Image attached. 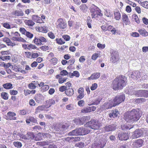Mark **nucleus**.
<instances>
[{"instance_id":"obj_48","label":"nucleus","mask_w":148,"mask_h":148,"mask_svg":"<svg viewBox=\"0 0 148 148\" xmlns=\"http://www.w3.org/2000/svg\"><path fill=\"white\" fill-rule=\"evenodd\" d=\"M141 5L144 8L148 9V2L146 1L143 2L140 1Z\"/></svg>"},{"instance_id":"obj_13","label":"nucleus","mask_w":148,"mask_h":148,"mask_svg":"<svg viewBox=\"0 0 148 148\" xmlns=\"http://www.w3.org/2000/svg\"><path fill=\"white\" fill-rule=\"evenodd\" d=\"M142 73H140L138 71H134L131 75V77L134 80H137L138 78H140Z\"/></svg>"},{"instance_id":"obj_51","label":"nucleus","mask_w":148,"mask_h":148,"mask_svg":"<svg viewBox=\"0 0 148 148\" xmlns=\"http://www.w3.org/2000/svg\"><path fill=\"white\" fill-rule=\"evenodd\" d=\"M99 54L97 53H95L93 54L91 58L93 60H95L99 57Z\"/></svg>"},{"instance_id":"obj_20","label":"nucleus","mask_w":148,"mask_h":148,"mask_svg":"<svg viewBox=\"0 0 148 148\" xmlns=\"http://www.w3.org/2000/svg\"><path fill=\"white\" fill-rule=\"evenodd\" d=\"M144 90H139L134 91L133 94L138 97L144 96Z\"/></svg>"},{"instance_id":"obj_5","label":"nucleus","mask_w":148,"mask_h":148,"mask_svg":"<svg viewBox=\"0 0 148 148\" xmlns=\"http://www.w3.org/2000/svg\"><path fill=\"white\" fill-rule=\"evenodd\" d=\"M11 34V35L13 36L12 38V40L15 41L22 42H26L25 40L20 37V34L17 32H16L14 33L12 32Z\"/></svg>"},{"instance_id":"obj_7","label":"nucleus","mask_w":148,"mask_h":148,"mask_svg":"<svg viewBox=\"0 0 148 148\" xmlns=\"http://www.w3.org/2000/svg\"><path fill=\"white\" fill-rule=\"evenodd\" d=\"M110 61L113 63H116L119 60V57L118 53L116 51L113 50L111 54Z\"/></svg>"},{"instance_id":"obj_43","label":"nucleus","mask_w":148,"mask_h":148,"mask_svg":"<svg viewBox=\"0 0 148 148\" xmlns=\"http://www.w3.org/2000/svg\"><path fill=\"white\" fill-rule=\"evenodd\" d=\"M114 16L115 19L116 20H119L120 19L121 16L119 12H114Z\"/></svg>"},{"instance_id":"obj_28","label":"nucleus","mask_w":148,"mask_h":148,"mask_svg":"<svg viewBox=\"0 0 148 148\" xmlns=\"http://www.w3.org/2000/svg\"><path fill=\"white\" fill-rule=\"evenodd\" d=\"M65 92L68 96H71L74 93L73 90L72 88H68L65 91Z\"/></svg>"},{"instance_id":"obj_61","label":"nucleus","mask_w":148,"mask_h":148,"mask_svg":"<svg viewBox=\"0 0 148 148\" xmlns=\"http://www.w3.org/2000/svg\"><path fill=\"white\" fill-rule=\"evenodd\" d=\"M25 35H26L27 37L30 38H32L33 36V35L32 34L27 31Z\"/></svg>"},{"instance_id":"obj_63","label":"nucleus","mask_w":148,"mask_h":148,"mask_svg":"<svg viewBox=\"0 0 148 148\" xmlns=\"http://www.w3.org/2000/svg\"><path fill=\"white\" fill-rule=\"evenodd\" d=\"M131 35L134 37H139L140 36L139 34L137 32H132L131 34Z\"/></svg>"},{"instance_id":"obj_2","label":"nucleus","mask_w":148,"mask_h":148,"mask_svg":"<svg viewBox=\"0 0 148 148\" xmlns=\"http://www.w3.org/2000/svg\"><path fill=\"white\" fill-rule=\"evenodd\" d=\"M127 78L124 76L121 75L116 78L113 81L112 87L114 90L121 89L126 85Z\"/></svg>"},{"instance_id":"obj_8","label":"nucleus","mask_w":148,"mask_h":148,"mask_svg":"<svg viewBox=\"0 0 148 148\" xmlns=\"http://www.w3.org/2000/svg\"><path fill=\"white\" fill-rule=\"evenodd\" d=\"M91 124L90 125L87 127H89L90 132L91 129L94 130L99 129L101 125V124L99 122L94 121H92Z\"/></svg>"},{"instance_id":"obj_9","label":"nucleus","mask_w":148,"mask_h":148,"mask_svg":"<svg viewBox=\"0 0 148 148\" xmlns=\"http://www.w3.org/2000/svg\"><path fill=\"white\" fill-rule=\"evenodd\" d=\"M79 135H84L88 134L90 132L89 127H86L85 128L83 127L77 128Z\"/></svg>"},{"instance_id":"obj_10","label":"nucleus","mask_w":148,"mask_h":148,"mask_svg":"<svg viewBox=\"0 0 148 148\" xmlns=\"http://www.w3.org/2000/svg\"><path fill=\"white\" fill-rule=\"evenodd\" d=\"M16 115V114L15 113L9 111L5 115V118L7 120H16V118L15 116Z\"/></svg>"},{"instance_id":"obj_58","label":"nucleus","mask_w":148,"mask_h":148,"mask_svg":"<svg viewBox=\"0 0 148 148\" xmlns=\"http://www.w3.org/2000/svg\"><path fill=\"white\" fill-rule=\"evenodd\" d=\"M25 54L26 57L28 58H32V53L31 52H25Z\"/></svg>"},{"instance_id":"obj_14","label":"nucleus","mask_w":148,"mask_h":148,"mask_svg":"<svg viewBox=\"0 0 148 148\" xmlns=\"http://www.w3.org/2000/svg\"><path fill=\"white\" fill-rule=\"evenodd\" d=\"M96 109V108L94 106H88L82 109L81 110V112L83 113H87L91 111H94Z\"/></svg>"},{"instance_id":"obj_3","label":"nucleus","mask_w":148,"mask_h":148,"mask_svg":"<svg viewBox=\"0 0 148 148\" xmlns=\"http://www.w3.org/2000/svg\"><path fill=\"white\" fill-rule=\"evenodd\" d=\"M106 137L104 135L96 137L94 139V143L92 144V148H103L106 144Z\"/></svg>"},{"instance_id":"obj_60","label":"nucleus","mask_w":148,"mask_h":148,"mask_svg":"<svg viewBox=\"0 0 148 148\" xmlns=\"http://www.w3.org/2000/svg\"><path fill=\"white\" fill-rule=\"evenodd\" d=\"M2 64V65L3 66L5 69L8 68L11 66V64L10 63L5 64L4 62H3Z\"/></svg>"},{"instance_id":"obj_49","label":"nucleus","mask_w":148,"mask_h":148,"mask_svg":"<svg viewBox=\"0 0 148 148\" xmlns=\"http://www.w3.org/2000/svg\"><path fill=\"white\" fill-rule=\"evenodd\" d=\"M132 17L133 19H134V21L137 23H139L140 21L137 15L136 14H133L132 16Z\"/></svg>"},{"instance_id":"obj_31","label":"nucleus","mask_w":148,"mask_h":148,"mask_svg":"<svg viewBox=\"0 0 148 148\" xmlns=\"http://www.w3.org/2000/svg\"><path fill=\"white\" fill-rule=\"evenodd\" d=\"M27 140H31L33 139L34 137V135L33 132H28L26 134Z\"/></svg>"},{"instance_id":"obj_4","label":"nucleus","mask_w":148,"mask_h":148,"mask_svg":"<svg viewBox=\"0 0 148 148\" xmlns=\"http://www.w3.org/2000/svg\"><path fill=\"white\" fill-rule=\"evenodd\" d=\"M91 13L92 18H95L97 17L98 15L101 16L102 14L100 12L99 9L97 7L94 5L92 7L91 10Z\"/></svg>"},{"instance_id":"obj_38","label":"nucleus","mask_w":148,"mask_h":148,"mask_svg":"<svg viewBox=\"0 0 148 148\" xmlns=\"http://www.w3.org/2000/svg\"><path fill=\"white\" fill-rule=\"evenodd\" d=\"M79 9L84 12H86L87 9V7L85 4H82L79 6Z\"/></svg>"},{"instance_id":"obj_1","label":"nucleus","mask_w":148,"mask_h":148,"mask_svg":"<svg viewBox=\"0 0 148 148\" xmlns=\"http://www.w3.org/2000/svg\"><path fill=\"white\" fill-rule=\"evenodd\" d=\"M140 114L138 109H133L131 111L125 112L124 115L125 119L126 121L125 125H121L123 130H127L132 128L133 126L131 124L138 121L140 118Z\"/></svg>"},{"instance_id":"obj_11","label":"nucleus","mask_w":148,"mask_h":148,"mask_svg":"<svg viewBox=\"0 0 148 148\" xmlns=\"http://www.w3.org/2000/svg\"><path fill=\"white\" fill-rule=\"evenodd\" d=\"M143 131L144 128L136 130L134 132L133 134L132 135L133 138H136L143 135Z\"/></svg>"},{"instance_id":"obj_41","label":"nucleus","mask_w":148,"mask_h":148,"mask_svg":"<svg viewBox=\"0 0 148 148\" xmlns=\"http://www.w3.org/2000/svg\"><path fill=\"white\" fill-rule=\"evenodd\" d=\"M34 41V43L37 45H42V43L41 42L39 38H37L35 37Z\"/></svg>"},{"instance_id":"obj_42","label":"nucleus","mask_w":148,"mask_h":148,"mask_svg":"<svg viewBox=\"0 0 148 148\" xmlns=\"http://www.w3.org/2000/svg\"><path fill=\"white\" fill-rule=\"evenodd\" d=\"M13 144L16 147L18 148L21 147L22 145V143L19 141H14L13 143Z\"/></svg>"},{"instance_id":"obj_12","label":"nucleus","mask_w":148,"mask_h":148,"mask_svg":"<svg viewBox=\"0 0 148 148\" xmlns=\"http://www.w3.org/2000/svg\"><path fill=\"white\" fill-rule=\"evenodd\" d=\"M57 23H58L57 25L58 27L61 29H64L67 26L66 23L62 19H59L57 21Z\"/></svg>"},{"instance_id":"obj_45","label":"nucleus","mask_w":148,"mask_h":148,"mask_svg":"<svg viewBox=\"0 0 148 148\" xmlns=\"http://www.w3.org/2000/svg\"><path fill=\"white\" fill-rule=\"evenodd\" d=\"M0 58L2 60L5 61V60H10L11 59V57L9 56H1Z\"/></svg>"},{"instance_id":"obj_30","label":"nucleus","mask_w":148,"mask_h":148,"mask_svg":"<svg viewBox=\"0 0 148 148\" xmlns=\"http://www.w3.org/2000/svg\"><path fill=\"white\" fill-rule=\"evenodd\" d=\"M138 31L143 36H146L148 35V32L144 29H138Z\"/></svg>"},{"instance_id":"obj_52","label":"nucleus","mask_w":148,"mask_h":148,"mask_svg":"<svg viewBox=\"0 0 148 148\" xmlns=\"http://www.w3.org/2000/svg\"><path fill=\"white\" fill-rule=\"evenodd\" d=\"M49 88V86L48 85H43L41 87V90H43V91H45L47 90Z\"/></svg>"},{"instance_id":"obj_39","label":"nucleus","mask_w":148,"mask_h":148,"mask_svg":"<svg viewBox=\"0 0 148 148\" xmlns=\"http://www.w3.org/2000/svg\"><path fill=\"white\" fill-rule=\"evenodd\" d=\"M74 123L76 125H82L83 123L81 121V119L78 118H76L73 120Z\"/></svg>"},{"instance_id":"obj_23","label":"nucleus","mask_w":148,"mask_h":148,"mask_svg":"<svg viewBox=\"0 0 148 148\" xmlns=\"http://www.w3.org/2000/svg\"><path fill=\"white\" fill-rule=\"evenodd\" d=\"M46 105L45 106L46 108L50 107L52 105L55 103V101L52 99H49L46 101Z\"/></svg>"},{"instance_id":"obj_47","label":"nucleus","mask_w":148,"mask_h":148,"mask_svg":"<svg viewBox=\"0 0 148 148\" xmlns=\"http://www.w3.org/2000/svg\"><path fill=\"white\" fill-rule=\"evenodd\" d=\"M102 99V98L101 97H99L93 103V104L97 105L99 104L101 100Z\"/></svg>"},{"instance_id":"obj_40","label":"nucleus","mask_w":148,"mask_h":148,"mask_svg":"<svg viewBox=\"0 0 148 148\" xmlns=\"http://www.w3.org/2000/svg\"><path fill=\"white\" fill-rule=\"evenodd\" d=\"M90 116H84L81 118V120L83 124L85 122H87L90 119Z\"/></svg>"},{"instance_id":"obj_36","label":"nucleus","mask_w":148,"mask_h":148,"mask_svg":"<svg viewBox=\"0 0 148 148\" xmlns=\"http://www.w3.org/2000/svg\"><path fill=\"white\" fill-rule=\"evenodd\" d=\"M68 135L69 136H75L79 135L77 128L69 132L68 134Z\"/></svg>"},{"instance_id":"obj_34","label":"nucleus","mask_w":148,"mask_h":148,"mask_svg":"<svg viewBox=\"0 0 148 148\" xmlns=\"http://www.w3.org/2000/svg\"><path fill=\"white\" fill-rule=\"evenodd\" d=\"M46 108L45 106H40L38 107L36 109L35 113L37 114L40 112L41 111L43 110Z\"/></svg>"},{"instance_id":"obj_24","label":"nucleus","mask_w":148,"mask_h":148,"mask_svg":"<svg viewBox=\"0 0 148 148\" xmlns=\"http://www.w3.org/2000/svg\"><path fill=\"white\" fill-rule=\"evenodd\" d=\"M32 19L37 23H42L43 22V21L41 19L40 17L36 15H33Z\"/></svg>"},{"instance_id":"obj_50","label":"nucleus","mask_w":148,"mask_h":148,"mask_svg":"<svg viewBox=\"0 0 148 148\" xmlns=\"http://www.w3.org/2000/svg\"><path fill=\"white\" fill-rule=\"evenodd\" d=\"M97 47L100 49H103L105 47V44H102L100 43H98L97 45Z\"/></svg>"},{"instance_id":"obj_18","label":"nucleus","mask_w":148,"mask_h":148,"mask_svg":"<svg viewBox=\"0 0 148 148\" xmlns=\"http://www.w3.org/2000/svg\"><path fill=\"white\" fill-rule=\"evenodd\" d=\"M118 137L120 140H127L129 138L128 133H120L118 134Z\"/></svg>"},{"instance_id":"obj_29","label":"nucleus","mask_w":148,"mask_h":148,"mask_svg":"<svg viewBox=\"0 0 148 148\" xmlns=\"http://www.w3.org/2000/svg\"><path fill=\"white\" fill-rule=\"evenodd\" d=\"M3 87L6 89H9L13 88L12 85L10 83H7L3 85Z\"/></svg>"},{"instance_id":"obj_19","label":"nucleus","mask_w":148,"mask_h":148,"mask_svg":"<svg viewBox=\"0 0 148 148\" xmlns=\"http://www.w3.org/2000/svg\"><path fill=\"white\" fill-rule=\"evenodd\" d=\"M122 18L123 21L125 25H129L130 24V22L129 20L128 16L126 14H124L122 15Z\"/></svg>"},{"instance_id":"obj_64","label":"nucleus","mask_w":148,"mask_h":148,"mask_svg":"<svg viewBox=\"0 0 148 148\" xmlns=\"http://www.w3.org/2000/svg\"><path fill=\"white\" fill-rule=\"evenodd\" d=\"M62 38L66 41L69 40L70 39V36L67 35H65L63 36Z\"/></svg>"},{"instance_id":"obj_46","label":"nucleus","mask_w":148,"mask_h":148,"mask_svg":"<svg viewBox=\"0 0 148 148\" xmlns=\"http://www.w3.org/2000/svg\"><path fill=\"white\" fill-rule=\"evenodd\" d=\"M31 49L38 50V49H37V47L35 45H33L32 44H30L29 45H28L27 49L29 50H30Z\"/></svg>"},{"instance_id":"obj_33","label":"nucleus","mask_w":148,"mask_h":148,"mask_svg":"<svg viewBox=\"0 0 148 148\" xmlns=\"http://www.w3.org/2000/svg\"><path fill=\"white\" fill-rule=\"evenodd\" d=\"M38 29L39 32L43 33H47L48 31V28L44 26L39 27Z\"/></svg>"},{"instance_id":"obj_44","label":"nucleus","mask_w":148,"mask_h":148,"mask_svg":"<svg viewBox=\"0 0 148 148\" xmlns=\"http://www.w3.org/2000/svg\"><path fill=\"white\" fill-rule=\"evenodd\" d=\"M148 79V76L146 74H145L142 73V75H141L140 77V81H143L147 80Z\"/></svg>"},{"instance_id":"obj_55","label":"nucleus","mask_w":148,"mask_h":148,"mask_svg":"<svg viewBox=\"0 0 148 148\" xmlns=\"http://www.w3.org/2000/svg\"><path fill=\"white\" fill-rule=\"evenodd\" d=\"M57 59L56 58H53L50 60V62L51 63L53 64V65L56 64L57 63Z\"/></svg>"},{"instance_id":"obj_35","label":"nucleus","mask_w":148,"mask_h":148,"mask_svg":"<svg viewBox=\"0 0 148 148\" xmlns=\"http://www.w3.org/2000/svg\"><path fill=\"white\" fill-rule=\"evenodd\" d=\"M1 97L3 99L7 100L8 99L9 95L8 93L6 92H3L1 93Z\"/></svg>"},{"instance_id":"obj_22","label":"nucleus","mask_w":148,"mask_h":148,"mask_svg":"<svg viewBox=\"0 0 148 148\" xmlns=\"http://www.w3.org/2000/svg\"><path fill=\"white\" fill-rule=\"evenodd\" d=\"M78 92L79 95L78 96L77 98L80 99L83 98L84 96L83 88L82 87L80 88L78 90Z\"/></svg>"},{"instance_id":"obj_16","label":"nucleus","mask_w":148,"mask_h":148,"mask_svg":"<svg viewBox=\"0 0 148 148\" xmlns=\"http://www.w3.org/2000/svg\"><path fill=\"white\" fill-rule=\"evenodd\" d=\"M144 141L142 139H138L135 140L132 144V145L135 148H138L142 146Z\"/></svg>"},{"instance_id":"obj_62","label":"nucleus","mask_w":148,"mask_h":148,"mask_svg":"<svg viewBox=\"0 0 148 148\" xmlns=\"http://www.w3.org/2000/svg\"><path fill=\"white\" fill-rule=\"evenodd\" d=\"M68 74V72L65 70H63L61 71L60 73V74L63 76L67 75Z\"/></svg>"},{"instance_id":"obj_57","label":"nucleus","mask_w":148,"mask_h":148,"mask_svg":"<svg viewBox=\"0 0 148 148\" xmlns=\"http://www.w3.org/2000/svg\"><path fill=\"white\" fill-rule=\"evenodd\" d=\"M17 135H18L19 136L20 138H21L22 139L26 140H27V137H26V135H24L22 133H18Z\"/></svg>"},{"instance_id":"obj_15","label":"nucleus","mask_w":148,"mask_h":148,"mask_svg":"<svg viewBox=\"0 0 148 148\" xmlns=\"http://www.w3.org/2000/svg\"><path fill=\"white\" fill-rule=\"evenodd\" d=\"M116 126V125L114 124L106 125L103 128V130H105L104 132L114 131L115 129Z\"/></svg>"},{"instance_id":"obj_27","label":"nucleus","mask_w":148,"mask_h":148,"mask_svg":"<svg viewBox=\"0 0 148 148\" xmlns=\"http://www.w3.org/2000/svg\"><path fill=\"white\" fill-rule=\"evenodd\" d=\"M13 14L16 16H22L24 14L23 12L21 10H16L14 11Z\"/></svg>"},{"instance_id":"obj_37","label":"nucleus","mask_w":148,"mask_h":148,"mask_svg":"<svg viewBox=\"0 0 148 148\" xmlns=\"http://www.w3.org/2000/svg\"><path fill=\"white\" fill-rule=\"evenodd\" d=\"M43 98V96L40 94L37 95L35 97V100L38 102H40Z\"/></svg>"},{"instance_id":"obj_6","label":"nucleus","mask_w":148,"mask_h":148,"mask_svg":"<svg viewBox=\"0 0 148 148\" xmlns=\"http://www.w3.org/2000/svg\"><path fill=\"white\" fill-rule=\"evenodd\" d=\"M125 99L124 95L122 94L121 95L116 96L112 101L113 102L114 106H115L124 101Z\"/></svg>"},{"instance_id":"obj_59","label":"nucleus","mask_w":148,"mask_h":148,"mask_svg":"<svg viewBox=\"0 0 148 148\" xmlns=\"http://www.w3.org/2000/svg\"><path fill=\"white\" fill-rule=\"evenodd\" d=\"M40 49L43 51H46L49 49V47L48 46H43L40 47Z\"/></svg>"},{"instance_id":"obj_56","label":"nucleus","mask_w":148,"mask_h":148,"mask_svg":"<svg viewBox=\"0 0 148 148\" xmlns=\"http://www.w3.org/2000/svg\"><path fill=\"white\" fill-rule=\"evenodd\" d=\"M85 102L84 100H81L78 101V104L80 107H82L84 106Z\"/></svg>"},{"instance_id":"obj_26","label":"nucleus","mask_w":148,"mask_h":148,"mask_svg":"<svg viewBox=\"0 0 148 148\" xmlns=\"http://www.w3.org/2000/svg\"><path fill=\"white\" fill-rule=\"evenodd\" d=\"M3 41L6 43L8 45L11 46H13V44L11 40L8 37L3 38Z\"/></svg>"},{"instance_id":"obj_54","label":"nucleus","mask_w":148,"mask_h":148,"mask_svg":"<svg viewBox=\"0 0 148 148\" xmlns=\"http://www.w3.org/2000/svg\"><path fill=\"white\" fill-rule=\"evenodd\" d=\"M98 86L97 84V83H94L92 84L90 87L91 89L93 90L96 89Z\"/></svg>"},{"instance_id":"obj_32","label":"nucleus","mask_w":148,"mask_h":148,"mask_svg":"<svg viewBox=\"0 0 148 148\" xmlns=\"http://www.w3.org/2000/svg\"><path fill=\"white\" fill-rule=\"evenodd\" d=\"M24 22L26 25L29 26H32L35 24V23L31 20H25Z\"/></svg>"},{"instance_id":"obj_25","label":"nucleus","mask_w":148,"mask_h":148,"mask_svg":"<svg viewBox=\"0 0 148 148\" xmlns=\"http://www.w3.org/2000/svg\"><path fill=\"white\" fill-rule=\"evenodd\" d=\"M119 114L118 111L117 110H115L112 111V112L109 114V116L110 118L116 117L118 116Z\"/></svg>"},{"instance_id":"obj_21","label":"nucleus","mask_w":148,"mask_h":148,"mask_svg":"<svg viewBox=\"0 0 148 148\" xmlns=\"http://www.w3.org/2000/svg\"><path fill=\"white\" fill-rule=\"evenodd\" d=\"M100 76V74L99 73H94L92 74L91 76L87 78L88 80L94 79H98Z\"/></svg>"},{"instance_id":"obj_17","label":"nucleus","mask_w":148,"mask_h":148,"mask_svg":"<svg viewBox=\"0 0 148 148\" xmlns=\"http://www.w3.org/2000/svg\"><path fill=\"white\" fill-rule=\"evenodd\" d=\"M114 106H114L113 102L112 101L110 100L104 103L103 108L104 109L106 110Z\"/></svg>"},{"instance_id":"obj_53","label":"nucleus","mask_w":148,"mask_h":148,"mask_svg":"<svg viewBox=\"0 0 148 148\" xmlns=\"http://www.w3.org/2000/svg\"><path fill=\"white\" fill-rule=\"evenodd\" d=\"M28 87L31 89H34L36 88V86H35L34 84L32 82L31 83L29 84Z\"/></svg>"}]
</instances>
